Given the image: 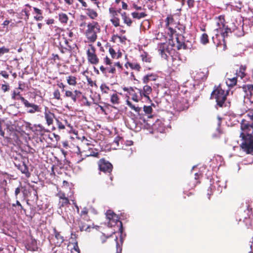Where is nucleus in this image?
<instances>
[{
    "label": "nucleus",
    "instance_id": "41",
    "mask_svg": "<svg viewBox=\"0 0 253 253\" xmlns=\"http://www.w3.org/2000/svg\"><path fill=\"white\" fill-rule=\"evenodd\" d=\"M86 81L88 84H89L90 86L93 87V86H97L95 82H93L91 78L86 77Z\"/></svg>",
    "mask_w": 253,
    "mask_h": 253
},
{
    "label": "nucleus",
    "instance_id": "60",
    "mask_svg": "<svg viewBox=\"0 0 253 253\" xmlns=\"http://www.w3.org/2000/svg\"><path fill=\"white\" fill-rule=\"evenodd\" d=\"M236 74L237 76L240 77L241 79H243L245 76V73L242 72H240L239 71H237Z\"/></svg>",
    "mask_w": 253,
    "mask_h": 253
},
{
    "label": "nucleus",
    "instance_id": "31",
    "mask_svg": "<svg viewBox=\"0 0 253 253\" xmlns=\"http://www.w3.org/2000/svg\"><path fill=\"white\" fill-rule=\"evenodd\" d=\"M59 20L62 23H66L68 21V18L66 14L61 13L59 14Z\"/></svg>",
    "mask_w": 253,
    "mask_h": 253
},
{
    "label": "nucleus",
    "instance_id": "25",
    "mask_svg": "<svg viewBox=\"0 0 253 253\" xmlns=\"http://www.w3.org/2000/svg\"><path fill=\"white\" fill-rule=\"evenodd\" d=\"M53 231L55 237L56 239L58 241L57 243H59L60 244L62 243L64 241V237L60 235V232H58L55 228L54 229Z\"/></svg>",
    "mask_w": 253,
    "mask_h": 253
},
{
    "label": "nucleus",
    "instance_id": "30",
    "mask_svg": "<svg viewBox=\"0 0 253 253\" xmlns=\"http://www.w3.org/2000/svg\"><path fill=\"white\" fill-rule=\"evenodd\" d=\"M143 111L145 113V115L148 116V118H151V116L150 115L152 111V108L151 106H145L144 105L143 107Z\"/></svg>",
    "mask_w": 253,
    "mask_h": 253
},
{
    "label": "nucleus",
    "instance_id": "38",
    "mask_svg": "<svg viewBox=\"0 0 253 253\" xmlns=\"http://www.w3.org/2000/svg\"><path fill=\"white\" fill-rule=\"evenodd\" d=\"M100 89L101 91L105 93H107L108 90H109V87L107 86L105 84H102L100 85Z\"/></svg>",
    "mask_w": 253,
    "mask_h": 253
},
{
    "label": "nucleus",
    "instance_id": "45",
    "mask_svg": "<svg viewBox=\"0 0 253 253\" xmlns=\"http://www.w3.org/2000/svg\"><path fill=\"white\" fill-rule=\"evenodd\" d=\"M100 70L102 72V73L104 74V76L106 77H108L107 75V71L108 68H105L103 66H101L100 67Z\"/></svg>",
    "mask_w": 253,
    "mask_h": 253
},
{
    "label": "nucleus",
    "instance_id": "14",
    "mask_svg": "<svg viewBox=\"0 0 253 253\" xmlns=\"http://www.w3.org/2000/svg\"><path fill=\"white\" fill-rule=\"evenodd\" d=\"M57 196L59 198V201L58 206L59 209H61L62 207L67 206L69 204V201L68 198L66 197V195L64 193L60 192L58 194Z\"/></svg>",
    "mask_w": 253,
    "mask_h": 253
},
{
    "label": "nucleus",
    "instance_id": "56",
    "mask_svg": "<svg viewBox=\"0 0 253 253\" xmlns=\"http://www.w3.org/2000/svg\"><path fill=\"white\" fill-rule=\"evenodd\" d=\"M122 139V138L119 137V136H117L116 137L114 140V143L116 144L117 146L119 145V141L120 140H121Z\"/></svg>",
    "mask_w": 253,
    "mask_h": 253
},
{
    "label": "nucleus",
    "instance_id": "6",
    "mask_svg": "<svg viewBox=\"0 0 253 253\" xmlns=\"http://www.w3.org/2000/svg\"><path fill=\"white\" fill-rule=\"evenodd\" d=\"M107 218L109 220L108 223V226L109 227H112L115 226L117 222H120V227L119 228V231L120 232V241L121 244H123L124 238L126 236V234L123 235V229L122 222L119 221L118 216L113 211H108L106 213Z\"/></svg>",
    "mask_w": 253,
    "mask_h": 253
},
{
    "label": "nucleus",
    "instance_id": "33",
    "mask_svg": "<svg viewBox=\"0 0 253 253\" xmlns=\"http://www.w3.org/2000/svg\"><path fill=\"white\" fill-rule=\"evenodd\" d=\"M201 42L203 44H206L209 42V37L208 35L204 33L202 35L200 38Z\"/></svg>",
    "mask_w": 253,
    "mask_h": 253
},
{
    "label": "nucleus",
    "instance_id": "2",
    "mask_svg": "<svg viewBox=\"0 0 253 253\" xmlns=\"http://www.w3.org/2000/svg\"><path fill=\"white\" fill-rule=\"evenodd\" d=\"M242 142L241 147L248 154L253 155V123L250 124L246 120L241 123Z\"/></svg>",
    "mask_w": 253,
    "mask_h": 253
},
{
    "label": "nucleus",
    "instance_id": "51",
    "mask_svg": "<svg viewBox=\"0 0 253 253\" xmlns=\"http://www.w3.org/2000/svg\"><path fill=\"white\" fill-rule=\"evenodd\" d=\"M1 89L4 91L6 92L9 89V86L8 84H2Z\"/></svg>",
    "mask_w": 253,
    "mask_h": 253
},
{
    "label": "nucleus",
    "instance_id": "22",
    "mask_svg": "<svg viewBox=\"0 0 253 253\" xmlns=\"http://www.w3.org/2000/svg\"><path fill=\"white\" fill-rule=\"evenodd\" d=\"M145 3L146 6L150 10H153L156 7V1L155 0H147Z\"/></svg>",
    "mask_w": 253,
    "mask_h": 253
},
{
    "label": "nucleus",
    "instance_id": "19",
    "mask_svg": "<svg viewBox=\"0 0 253 253\" xmlns=\"http://www.w3.org/2000/svg\"><path fill=\"white\" fill-rule=\"evenodd\" d=\"M131 15L133 18L140 19L141 18H143L146 17L147 14L145 11H142L140 12L138 11H135L131 13Z\"/></svg>",
    "mask_w": 253,
    "mask_h": 253
},
{
    "label": "nucleus",
    "instance_id": "58",
    "mask_svg": "<svg viewBox=\"0 0 253 253\" xmlns=\"http://www.w3.org/2000/svg\"><path fill=\"white\" fill-rule=\"evenodd\" d=\"M126 104L132 109L133 110L135 108V106L132 104V103L129 100H126Z\"/></svg>",
    "mask_w": 253,
    "mask_h": 253
},
{
    "label": "nucleus",
    "instance_id": "37",
    "mask_svg": "<svg viewBox=\"0 0 253 253\" xmlns=\"http://www.w3.org/2000/svg\"><path fill=\"white\" fill-rule=\"evenodd\" d=\"M111 21L114 26L118 27L119 26L120 20L118 18L114 17L113 18L111 19Z\"/></svg>",
    "mask_w": 253,
    "mask_h": 253
},
{
    "label": "nucleus",
    "instance_id": "7",
    "mask_svg": "<svg viewBox=\"0 0 253 253\" xmlns=\"http://www.w3.org/2000/svg\"><path fill=\"white\" fill-rule=\"evenodd\" d=\"M85 31L86 38L91 42H94L97 39V34L100 32V26L96 22L93 21L87 25Z\"/></svg>",
    "mask_w": 253,
    "mask_h": 253
},
{
    "label": "nucleus",
    "instance_id": "57",
    "mask_svg": "<svg viewBox=\"0 0 253 253\" xmlns=\"http://www.w3.org/2000/svg\"><path fill=\"white\" fill-rule=\"evenodd\" d=\"M104 61L106 65H109L111 64L110 59L107 56L104 58Z\"/></svg>",
    "mask_w": 253,
    "mask_h": 253
},
{
    "label": "nucleus",
    "instance_id": "26",
    "mask_svg": "<svg viewBox=\"0 0 253 253\" xmlns=\"http://www.w3.org/2000/svg\"><path fill=\"white\" fill-rule=\"evenodd\" d=\"M122 19L124 22L126 24L127 26H130L132 23L131 20L128 17H127L125 12L121 13Z\"/></svg>",
    "mask_w": 253,
    "mask_h": 253
},
{
    "label": "nucleus",
    "instance_id": "52",
    "mask_svg": "<svg viewBox=\"0 0 253 253\" xmlns=\"http://www.w3.org/2000/svg\"><path fill=\"white\" fill-rule=\"evenodd\" d=\"M31 245L32 246V249L34 250L37 248V241L34 239H31Z\"/></svg>",
    "mask_w": 253,
    "mask_h": 253
},
{
    "label": "nucleus",
    "instance_id": "59",
    "mask_svg": "<svg viewBox=\"0 0 253 253\" xmlns=\"http://www.w3.org/2000/svg\"><path fill=\"white\" fill-rule=\"evenodd\" d=\"M34 11L35 13L38 14V15H42V10L37 7H34L33 8Z\"/></svg>",
    "mask_w": 253,
    "mask_h": 253
},
{
    "label": "nucleus",
    "instance_id": "42",
    "mask_svg": "<svg viewBox=\"0 0 253 253\" xmlns=\"http://www.w3.org/2000/svg\"><path fill=\"white\" fill-rule=\"evenodd\" d=\"M9 49L5 47L4 46L0 48V55H2L4 53H8L9 52Z\"/></svg>",
    "mask_w": 253,
    "mask_h": 253
},
{
    "label": "nucleus",
    "instance_id": "13",
    "mask_svg": "<svg viewBox=\"0 0 253 253\" xmlns=\"http://www.w3.org/2000/svg\"><path fill=\"white\" fill-rule=\"evenodd\" d=\"M173 40L174 41V44H176L178 49L186 48L184 42V37L182 35H174V37H173Z\"/></svg>",
    "mask_w": 253,
    "mask_h": 253
},
{
    "label": "nucleus",
    "instance_id": "49",
    "mask_svg": "<svg viewBox=\"0 0 253 253\" xmlns=\"http://www.w3.org/2000/svg\"><path fill=\"white\" fill-rule=\"evenodd\" d=\"M66 35L69 37L68 40L69 41H71V39L73 38L74 36L73 33L71 31L68 30L66 32Z\"/></svg>",
    "mask_w": 253,
    "mask_h": 253
},
{
    "label": "nucleus",
    "instance_id": "12",
    "mask_svg": "<svg viewBox=\"0 0 253 253\" xmlns=\"http://www.w3.org/2000/svg\"><path fill=\"white\" fill-rule=\"evenodd\" d=\"M99 169L100 171L104 173H111L112 170L113 166L109 162L104 159H101L98 162Z\"/></svg>",
    "mask_w": 253,
    "mask_h": 253
},
{
    "label": "nucleus",
    "instance_id": "36",
    "mask_svg": "<svg viewBox=\"0 0 253 253\" xmlns=\"http://www.w3.org/2000/svg\"><path fill=\"white\" fill-rule=\"evenodd\" d=\"M173 22V18L172 16H168L166 19V25L167 27L169 26V25Z\"/></svg>",
    "mask_w": 253,
    "mask_h": 253
},
{
    "label": "nucleus",
    "instance_id": "3",
    "mask_svg": "<svg viewBox=\"0 0 253 253\" xmlns=\"http://www.w3.org/2000/svg\"><path fill=\"white\" fill-rule=\"evenodd\" d=\"M167 44L163 43L159 47V51L162 57L168 61L171 59L172 65L175 68L178 67L182 63V60L180 58L179 55L176 53L174 55H171V52L169 51L168 48H167Z\"/></svg>",
    "mask_w": 253,
    "mask_h": 253
},
{
    "label": "nucleus",
    "instance_id": "18",
    "mask_svg": "<svg viewBox=\"0 0 253 253\" xmlns=\"http://www.w3.org/2000/svg\"><path fill=\"white\" fill-rule=\"evenodd\" d=\"M141 0H131V3L132 7L136 10H142L145 11V9L143 8L141 5L143 3H141Z\"/></svg>",
    "mask_w": 253,
    "mask_h": 253
},
{
    "label": "nucleus",
    "instance_id": "29",
    "mask_svg": "<svg viewBox=\"0 0 253 253\" xmlns=\"http://www.w3.org/2000/svg\"><path fill=\"white\" fill-rule=\"evenodd\" d=\"M67 82L71 85L75 86L77 84L76 78L74 76H70L67 77Z\"/></svg>",
    "mask_w": 253,
    "mask_h": 253
},
{
    "label": "nucleus",
    "instance_id": "15",
    "mask_svg": "<svg viewBox=\"0 0 253 253\" xmlns=\"http://www.w3.org/2000/svg\"><path fill=\"white\" fill-rule=\"evenodd\" d=\"M44 117L48 126H50L53 124V119L55 117L54 114L48 110L47 107H45V111L44 113Z\"/></svg>",
    "mask_w": 253,
    "mask_h": 253
},
{
    "label": "nucleus",
    "instance_id": "28",
    "mask_svg": "<svg viewBox=\"0 0 253 253\" xmlns=\"http://www.w3.org/2000/svg\"><path fill=\"white\" fill-rule=\"evenodd\" d=\"M156 80L155 76L152 74L147 75L143 78V83L147 84L149 81H154Z\"/></svg>",
    "mask_w": 253,
    "mask_h": 253
},
{
    "label": "nucleus",
    "instance_id": "39",
    "mask_svg": "<svg viewBox=\"0 0 253 253\" xmlns=\"http://www.w3.org/2000/svg\"><path fill=\"white\" fill-rule=\"evenodd\" d=\"M114 38L116 39H118L121 43H126V38L125 36H115Z\"/></svg>",
    "mask_w": 253,
    "mask_h": 253
},
{
    "label": "nucleus",
    "instance_id": "53",
    "mask_svg": "<svg viewBox=\"0 0 253 253\" xmlns=\"http://www.w3.org/2000/svg\"><path fill=\"white\" fill-rule=\"evenodd\" d=\"M108 238V237L106 236L104 234H102V235L100 237V239L102 243H104L106 241Z\"/></svg>",
    "mask_w": 253,
    "mask_h": 253
},
{
    "label": "nucleus",
    "instance_id": "48",
    "mask_svg": "<svg viewBox=\"0 0 253 253\" xmlns=\"http://www.w3.org/2000/svg\"><path fill=\"white\" fill-rule=\"evenodd\" d=\"M115 241L116 242V248H117V252L116 253H121L122 252V248L120 247L119 244L118 242V238L116 237L115 239Z\"/></svg>",
    "mask_w": 253,
    "mask_h": 253
},
{
    "label": "nucleus",
    "instance_id": "23",
    "mask_svg": "<svg viewBox=\"0 0 253 253\" xmlns=\"http://www.w3.org/2000/svg\"><path fill=\"white\" fill-rule=\"evenodd\" d=\"M64 96L66 97H70L74 102L77 101L76 95L74 94L71 91L65 90Z\"/></svg>",
    "mask_w": 253,
    "mask_h": 253
},
{
    "label": "nucleus",
    "instance_id": "55",
    "mask_svg": "<svg viewBox=\"0 0 253 253\" xmlns=\"http://www.w3.org/2000/svg\"><path fill=\"white\" fill-rule=\"evenodd\" d=\"M133 110H134L135 112L137 113L138 114H140V112H142V108L141 107L136 106L135 107Z\"/></svg>",
    "mask_w": 253,
    "mask_h": 253
},
{
    "label": "nucleus",
    "instance_id": "27",
    "mask_svg": "<svg viewBox=\"0 0 253 253\" xmlns=\"http://www.w3.org/2000/svg\"><path fill=\"white\" fill-rule=\"evenodd\" d=\"M226 83L228 86H234L237 84V77L232 78H228Z\"/></svg>",
    "mask_w": 253,
    "mask_h": 253
},
{
    "label": "nucleus",
    "instance_id": "40",
    "mask_svg": "<svg viewBox=\"0 0 253 253\" xmlns=\"http://www.w3.org/2000/svg\"><path fill=\"white\" fill-rule=\"evenodd\" d=\"M57 127L60 129H64L65 127L63 123L60 122L58 119H56Z\"/></svg>",
    "mask_w": 253,
    "mask_h": 253
},
{
    "label": "nucleus",
    "instance_id": "44",
    "mask_svg": "<svg viewBox=\"0 0 253 253\" xmlns=\"http://www.w3.org/2000/svg\"><path fill=\"white\" fill-rule=\"evenodd\" d=\"M109 51L111 56L113 58H116L117 56V54L115 51V50L112 47H110L109 49Z\"/></svg>",
    "mask_w": 253,
    "mask_h": 253
},
{
    "label": "nucleus",
    "instance_id": "43",
    "mask_svg": "<svg viewBox=\"0 0 253 253\" xmlns=\"http://www.w3.org/2000/svg\"><path fill=\"white\" fill-rule=\"evenodd\" d=\"M53 96L54 98L57 99H60V93L58 89L55 90L53 92Z\"/></svg>",
    "mask_w": 253,
    "mask_h": 253
},
{
    "label": "nucleus",
    "instance_id": "46",
    "mask_svg": "<svg viewBox=\"0 0 253 253\" xmlns=\"http://www.w3.org/2000/svg\"><path fill=\"white\" fill-rule=\"evenodd\" d=\"M0 75L4 79H7L9 77V74L5 71H0Z\"/></svg>",
    "mask_w": 253,
    "mask_h": 253
},
{
    "label": "nucleus",
    "instance_id": "10",
    "mask_svg": "<svg viewBox=\"0 0 253 253\" xmlns=\"http://www.w3.org/2000/svg\"><path fill=\"white\" fill-rule=\"evenodd\" d=\"M19 99L24 104L25 107L31 108V109L28 111L29 113L33 114L36 112H40L41 111V108H40L38 105L29 102V101L25 99L23 96H20Z\"/></svg>",
    "mask_w": 253,
    "mask_h": 253
},
{
    "label": "nucleus",
    "instance_id": "32",
    "mask_svg": "<svg viewBox=\"0 0 253 253\" xmlns=\"http://www.w3.org/2000/svg\"><path fill=\"white\" fill-rule=\"evenodd\" d=\"M111 102L114 104L119 103V98L117 93H114L111 96Z\"/></svg>",
    "mask_w": 253,
    "mask_h": 253
},
{
    "label": "nucleus",
    "instance_id": "4",
    "mask_svg": "<svg viewBox=\"0 0 253 253\" xmlns=\"http://www.w3.org/2000/svg\"><path fill=\"white\" fill-rule=\"evenodd\" d=\"M227 92L223 89L219 85L212 91L211 94V98L215 99L216 102V106L223 107L225 106V101L226 100Z\"/></svg>",
    "mask_w": 253,
    "mask_h": 253
},
{
    "label": "nucleus",
    "instance_id": "64",
    "mask_svg": "<svg viewBox=\"0 0 253 253\" xmlns=\"http://www.w3.org/2000/svg\"><path fill=\"white\" fill-rule=\"evenodd\" d=\"M248 116L251 120H253V110L251 111Z\"/></svg>",
    "mask_w": 253,
    "mask_h": 253
},
{
    "label": "nucleus",
    "instance_id": "21",
    "mask_svg": "<svg viewBox=\"0 0 253 253\" xmlns=\"http://www.w3.org/2000/svg\"><path fill=\"white\" fill-rule=\"evenodd\" d=\"M86 14L91 19H95L97 16V12L90 8L85 9Z\"/></svg>",
    "mask_w": 253,
    "mask_h": 253
},
{
    "label": "nucleus",
    "instance_id": "1",
    "mask_svg": "<svg viewBox=\"0 0 253 253\" xmlns=\"http://www.w3.org/2000/svg\"><path fill=\"white\" fill-rule=\"evenodd\" d=\"M232 23L229 27H226L224 24V17L220 15L215 19L216 28L214 29L212 34L213 42L218 46L225 42L224 39L229 33L234 32L237 37L244 35L243 19L238 14L235 17H233Z\"/></svg>",
    "mask_w": 253,
    "mask_h": 253
},
{
    "label": "nucleus",
    "instance_id": "63",
    "mask_svg": "<svg viewBox=\"0 0 253 253\" xmlns=\"http://www.w3.org/2000/svg\"><path fill=\"white\" fill-rule=\"evenodd\" d=\"M246 69V67L245 66L242 65L240 67L239 72H242L245 73Z\"/></svg>",
    "mask_w": 253,
    "mask_h": 253
},
{
    "label": "nucleus",
    "instance_id": "17",
    "mask_svg": "<svg viewBox=\"0 0 253 253\" xmlns=\"http://www.w3.org/2000/svg\"><path fill=\"white\" fill-rule=\"evenodd\" d=\"M152 89L151 86L145 85L143 86V89H140L141 93L143 97L149 99V95L152 92Z\"/></svg>",
    "mask_w": 253,
    "mask_h": 253
},
{
    "label": "nucleus",
    "instance_id": "35",
    "mask_svg": "<svg viewBox=\"0 0 253 253\" xmlns=\"http://www.w3.org/2000/svg\"><path fill=\"white\" fill-rule=\"evenodd\" d=\"M20 96H21L20 92L14 90L12 94V99L13 100L20 99Z\"/></svg>",
    "mask_w": 253,
    "mask_h": 253
},
{
    "label": "nucleus",
    "instance_id": "8",
    "mask_svg": "<svg viewBox=\"0 0 253 253\" xmlns=\"http://www.w3.org/2000/svg\"><path fill=\"white\" fill-rule=\"evenodd\" d=\"M123 89L124 91L127 92L129 95L131 96L132 100L135 102H138L143 97L140 88H133L132 87H124L123 88Z\"/></svg>",
    "mask_w": 253,
    "mask_h": 253
},
{
    "label": "nucleus",
    "instance_id": "54",
    "mask_svg": "<svg viewBox=\"0 0 253 253\" xmlns=\"http://www.w3.org/2000/svg\"><path fill=\"white\" fill-rule=\"evenodd\" d=\"M187 4L189 7H193L194 5V0H187Z\"/></svg>",
    "mask_w": 253,
    "mask_h": 253
},
{
    "label": "nucleus",
    "instance_id": "11",
    "mask_svg": "<svg viewBox=\"0 0 253 253\" xmlns=\"http://www.w3.org/2000/svg\"><path fill=\"white\" fill-rule=\"evenodd\" d=\"M86 53L88 62L92 64H96L99 62V59L95 54V48L92 45H89Z\"/></svg>",
    "mask_w": 253,
    "mask_h": 253
},
{
    "label": "nucleus",
    "instance_id": "24",
    "mask_svg": "<svg viewBox=\"0 0 253 253\" xmlns=\"http://www.w3.org/2000/svg\"><path fill=\"white\" fill-rule=\"evenodd\" d=\"M141 60L143 62L146 63H150L151 62V58L148 54L145 52H143L141 55Z\"/></svg>",
    "mask_w": 253,
    "mask_h": 253
},
{
    "label": "nucleus",
    "instance_id": "9",
    "mask_svg": "<svg viewBox=\"0 0 253 253\" xmlns=\"http://www.w3.org/2000/svg\"><path fill=\"white\" fill-rule=\"evenodd\" d=\"M173 105L177 111H181L188 108L187 100L181 97L176 98L173 101Z\"/></svg>",
    "mask_w": 253,
    "mask_h": 253
},
{
    "label": "nucleus",
    "instance_id": "5",
    "mask_svg": "<svg viewBox=\"0 0 253 253\" xmlns=\"http://www.w3.org/2000/svg\"><path fill=\"white\" fill-rule=\"evenodd\" d=\"M211 186L209 189L208 190V196L209 199L210 196L212 194L213 191H216L217 193H220L223 189L225 188L226 187V181L223 179H219L218 177L216 178V179L212 178L211 180Z\"/></svg>",
    "mask_w": 253,
    "mask_h": 253
},
{
    "label": "nucleus",
    "instance_id": "34",
    "mask_svg": "<svg viewBox=\"0 0 253 253\" xmlns=\"http://www.w3.org/2000/svg\"><path fill=\"white\" fill-rule=\"evenodd\" d=\"M228 5H230V4H228ZM231 6L232 9H233L234 10H236L238 12L242 8L243 5L241 2L239 1V2L236 3V5H231Z\"/></svg>",
    "mask_w": 253,
    "mask_h": 253
},
{
    "label": "nucleus",
    "instance_id": "16",
    "mask_svg": "<svg viewBox=\"0 0 253 253\" xmlns=\"http://www.w3.org/2000/svg\"><path fill=\"white\" fill-rule=\"evenodd\" d=\"M16 166L22 173L25 174L27 177H29L30 176V173L29 171L28 167L26 165L25 162H23L21 164L16 165Z\"/></svg>",
    "mask_w": 253,
    "mask_h": 253
},
{
    "label": "nucleus",
    "instance_id": "47",
    "mask_svg": "<svg viewBox=\"0 0 253 253\" xmlns=\"http://www.w3.org/2000/svg\"><path fill=\"white\" fill-rule=\"evenodd\" d=\"M16 206H18L19 208H20V209L21 210H23L24 211H25V210L23 208V207H22V206L21 205V204H20V203L19 202V201L17 200L16 202V203L15 204H12V206L13 207H15Z\"/></svg>",
    "mask_w": 253,
    "mask_h": 253
},
{
    "label": "nucleus",
    "instance_id": "62",
    "mask_svg": "<svg viewBox=\"0 0 253 253\" xmlns=\"http://www.w3.org/2000/svg\"><path fill=\"white\" fill-rule=\"evenodd\" d=\"M57 85L59 87H60V88L62 89V91H65V90L64 89V88H65V85L62 83H60L59 84H58Z\"/></svg>",
    "mask_w": 253,
    "mask_h": 253
},
{
    "label": "nucleus",
    "instance_id": "50",
    "mask_svg": "<svg viewBox=\"0 0 253 253\" xmlns=\"http://www.w3.org/2000/svg\"><path fill=\"white\" fill-rule=\"evenodd\" d=\"M108 70H107V73H111V74H115L116 72V68L114 67L108 68L107 67Z\"/></svg>",
    "mask_w": 253,
    "mask_h": 253
},
{
    "label": "nucleus",
    "instance_id": "61",
    "mask_svg": "<svg viewBox=\"0 0 253 253\" xmlns=\"http://www.w3.org/2000/svg\"><path fill=\"white\" fill-rule=\"evenodd\" d=\"M20 191H21V189H20V187H18L16 188V189L15 190V196L16 198H17V195L20 193Z\"/></svg>",
    "mask_w": 253,
    "mask_h": 253
},
{
    "label": "nucleus",
    "instance_id": "20",
    "mask_svg": "<svg viewBox=\"0 0 253 253\" xmlns=\"http://www.w3.org/2000/svg\"><path fill=\"white\" fill-rule=\"evenodd\" d=\"M127 65H128L131 69L135 70L137 71H139L141 69V67H140V65L138 63H137V62H127L126 64V66Z\"/></svg>",
    "mask_w": 253,
    "mask_h": 253
}]
</instances>
